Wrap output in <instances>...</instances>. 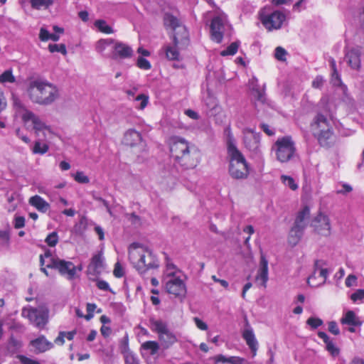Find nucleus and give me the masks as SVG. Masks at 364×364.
I'll return each mask as SVG.
<instances>
[{
    "label": "nucleus",
    "instance_id": "25",
    "mask_svg": "<svg viewBox=\"0 0 364 364\" xmlns=\"http://www.w3.org/2000/svg\"><path fill=\"white\" fill-rule=\"evenodd\" d=\"M341 323L343 325L360 326L363 322L353 311H348L341 318Z\"/></svg>",
    "mask_w": 364,
    "mask_h": 364
},
{
    "label": "nucleus",
    "instance_id": "6",
    "mask_svg": "<svg viewBox=\"0 0 364 364\" xmlns=\"http://www.w3.org/2000/svg\"><path fill=\"white\" fill-rule=\"evenodd\" d=\"M272 149L276 152L277 159L281 163L290 161L296 152L295 144L291 136L279 138Z\"/></svg>",
    "mask_w": 364,
    "mask_h": 364
},
{
    "label": "nucleus",
    "instance_id": "18",
    "mask_svg": "<svg viewBox=\"0 0 364 364\" xmlns=\"http://www.w3.org/2000/svg\"><path fill=\"white\" fill-rule=\"evenodd\" d=\"M250 88L254 95L255 99L262 103H267V97L265 94V85H264L262 89H260L258 85V80L256 77H252L250 81Z\"/></svg>",
    "mask_w": 364,
    "mask_h": 364
},
{
    "label": "nucleus",
    "instance_id": "37",
    "mask_svg": "<svg viewBox=\"0 0 364 364\" xmlns=\"http://www.w3.org/2000/svg\"><path fill=\"white\" fill-rule=\"evenodd\" d=\"M239 46L240 41H235L228 46L225 50L221 51L220 55L222 56L233 55L237 53Z\"/></svg>",
    "mask_w": 364,
    "mask_h": 364
},
{
    "label": "nucleus",
    "instance_id": "64",
    "mask_svg": "<svg viewBox=\"0 0 364 364\" xmlns=\"http://www.w3.org/2000/svg\"><path fill=\"white\" fill-rule=\"evenodd\" d=\"M358 18H359V21L360 23L361 28L364 31V0H363V4L360 9Z\"/></svg>",
    "mask_w": 364,
    "mask_h": 364
},
{
    "label": "nucleus",
    "instance_id": "35",
    "mask_svg": "<svg viewBox=\"0 0 364 364\" xmlns=\"http://www.w3.org/2000/svg\"><path fill=\"white\" fill-rule=\"evenodd\" d=\"M21 347V343L20 341L15 338L13 336H11L9 338L7 350L11 353H16Z\"/></svg>",
    "mask_w": 364,
    "mask_h": 364
},
{
    "label": "nucleus",
    "instance_id": "14",
    "mask_svg": "<svg viewBox=\"0 0 364 364\" xmlns=\"http://www.w3.org/2000/svg\"><path fill=\"white\" fill-rule=\"evenodd\" d=\"M55 269H58L61 275H66L69 280L75 278L76 267L72 262L60 259L57 262H52Z\"/></svg>",
    "mask_w": 364,
    "mask_h": 364
},
{
    "label": "nucleus",
    "instance_id": "48",
    "mask_svg": "<svg viewBox=\"0 0 364 364\" xmlns=\"http://www.w3.org/2000/svg\"><path fill=\"white\" fill-rule=\"evenodd\" d=\"M46 242L50 247H55L58 242V236L56 232L50 233L46 238Z\"/></svg>",
    "mask_w": 364,
    "mask_h": 364
},
{
    "label": "nucleus",
    "instance_id": "62",
    "mask_svg": "<svg viewBox=\"0 0 364 364\" xmlns=\"http://www.w3.org/2000/svg\"><path fill=\"white\" fill-rule=\"evenodd\" d=\"M194 321L196 325V326L200 329V330H207L208 329V325L203 322L202 320L198 318V317L194 318Z\"/></svg>",
    "mask_w": 364,
    "mask_h": 364
},
{
    "label": "nucleus",
    "instance_id": "28",
    "mask_svg": "<svg viewBox=\"0 0 364 364\" xmlns=\"http://www.w3.org/2000/svg\"><path fill=\"white\" fill-rule=\"evenodd\" d=\"M159 345L156 341H148L143 343L141 346V355L145 354L154 355L158 353Z\"/></svg>",
    "mask_w": 364,
    "mask_h": 364
},
{
    "label": "nucleus",
    "instance_id": "53",
    "mask_svg": "<svg viewBox=\"0 0 364 364\" xmlns=\"http://www.w3.org/2000/svg\"><path fill=\"white\" fill-rule=\"evenodd\" d=\"M136 101H140V105L138 107L139 109H143L146 107L149 102V97L146 95L141 94L136 97Z\"/></svg>",
    "mask_w": 364,
    "mask_h": 364
},
{
    "label": "nucleus",
    "instance_id": "22",
    "mask_svg": "<svg viewBox=\"0 0 364 364\" xmlns=\"http://www.w3.org/2000/svg\"><path fill=\"white\" fill-rule=\"evenodd\" d=\"M360 52L358 48H352L346 54V59L351 68L359 70L360 68Z\"/></svg>",
    "mask_w": 364,
    "mask_h": 364
},
{
    "label": "nucleus",
    "instance_id": "49",
    "mask_svg": "<svg viewBox=\"0 0 364 364\" xmlns=\"http://www.w3.org/2000/svg\"><path fill=\"white\" fill-rule=\"evenodd\" d=\"M138 68L142 70H149L151 68L150 62L143 57H139L136 61Z\"/></svg>",
    "mask_w": 364,
    "mask_h": 364
},
{
    "label": "nucleus",
    "instance_id": "24",
    "mask_svg": "<svg viewBox=\"0 0 364 364\" xmlns=\"http://www.w3.org/2000/svg\"><path fill=\"white\" fill-rule=\"evenodd\" d=\"M242 337L255 355L258 348V343L255 338L252 329L251 328H245L242 333Z\"/></svg>",
    "mask_w": 364,
    "mask_h": 364
},
{
    "label": "nucleus",
    "instance_id": "31",
    "mask_svg": "<svg viewBox=\"0 0 364 364\" xmlns=\"http://www.w3.org/2000/svg\"><path fill=\"white\" fill-rule=\"evenodd\" d=\"M53 0H29L32 9L36 10L46 9L53 4Z\"/></svg>",
    "mask_w": 364,
    "mask_h": 364
},
{
    "label": "nucleus",
    "instance_id": "51",
    "mask_svg": "<svg viewBox=\"0 0 364 364\" xmlns=\"http://www.w3.org/2000/svg\"><path fill=\"white\" fill-rule=\"evenodd\" d=\"M22 119L24 122L29 121L33 122L34 119L37 117L33 112L27 109L26 108L23 110Z\"/></svg>",
    "mask_w": 364,
    "mask_h": 364
},
{
    "label": "nucleus",
    "instance_id": "17",
    "mask_svg": "<svg viewBox=\"0 0 364 364\" xmlns=\"http://www.w3.org/2000/svg\"><path fill=\"white\" fill-rule=\"evenodd\" d=\"M114 45L113 46V53L112 58L114 59L117 58H131L133 55L132 48L128 45L123 43L122 42H114Z\"/></svg>",
    "mask_w": 364,
    "mask_h": 364
},
{
    "label": "nucleus",
    "instance_id": "7",
    "mask_svg": "<svg viewBox=\"0 0 364 364\" xmlns=\"http://www.w3.org/2000/svg\"><path fill=\"white\" fill-rule=\"evenodd\" d=\"M149 321L152 331L157 333L161 345L164 348H168L177 341L176 336L169 330L165 322L154 318H151Z\"/></svg>",
    "mask_w": 364,
    "mask_h": 364
},
{
    "label": "nucleus",
    "instance_id": "45",
    "mask_svg": "<svg viewBox=\"0 0 364 364\" xmlns=\"http://www.w3.org/2000/svg\"><path fill=\"white\" fill-rule=\"evenodd\" d=\"M48 50L50 53L59 52L63 55H66L67 50L65 44H50Z\"/></svg>",
    "mask_w": 364,
    "mask_h": 364
},
{
    "label": "nucleus",
    "instance_id": "41",
    "mask_svg": "<svg viewBox=\"0 0 364 364\" xmlns=\"http://www.w3.org/2000/svg\"><path fill=\"white\" fill-rule=\"evenodd\" d=\"M331 83L333 86L341 87L343 90H347V87L342 82L341 75L338 72H332L331 73Z\"/></svg>",
    "mask_w": 364,
    "mask_h": 364
},
{
    "label": "nucleus",
    "instance_id": "5",
    "mask_svg": "<svg viewBox=\"0 0 364 364\" xmlns=\"http://www.w3.org/2000/svg\"><path fill=\"white\" fill-rule=\"evenodd\" d=\"M311 127L314 136L321 146L329 148L333 145L335 136L331 119L323 114L318 113L314 118Z\"/></svg>",
    "mask_w": 364,
    "mask_h": 364
},
{
    "label": "nucleus",
    "instance_id": "30",
    "mask_svg": "<svg viewBox=\"0 0 364 364\" xmlns=\"http://www.w3.org/2000/svg\"><path fill=\"white\" fill-rule=\"evenodd\" d=\"M304 234V231L297 228L292 227L289 231L288 242L291 246L296 245L300 241Z\"/></svg>",
    "mask_w": 364,
    "mask_h": 364
},
{
    "label": "nucleus",
    "instance_id": "38",
    "mask_svg": "<svg viewBox=\"0 0 364 364\" xmlns=\"http://www.w3.org/2000/svg\"><path fill=\"white\" fill-rule=\"evenodd\" d=\"M281 181L286 186H288L292 191H296L298 188L297 183L291 176L282 175L281 176Z\"/></svg>",
    "mask_w": 364,
    "mask_h": 364
},
{
    "label": "nucleus",
    "instance_id": "43",
    "mask_svg": "<svg viewBox=\"0 0 364 364\" xmlns=\"http://www.w3.org/2000/svg\"><path fill=\"white\" fill-rule=\"evenodd\" d=\"M48 150V146L46 144H41L40 141H37L35 142V144L33 148V154H43L46 153Z\"/></svg>",
    "mask_w": 364,
    "mask_h": 364
},
{
    "label": "nucleus",
    "instance_id": "20",
    "mask_svg": "<svg viewBox=\"0 0 364 364\" xmlns=\"http://www.w3.org/2000/svg\"><path fill=\"white\" fill-rule=\"evenodd\" d=\"M30 345L34 348L36 353L46 352L53 347V343L47 341L44 336L31 341Z\"/></svg>",
    "mask_w": 364,
    "mask_h": 364
},
{
    "label": "nucleus",
    "instance_id": "58",
    "mask_svg": "<svg viewBox=\"0 0 364 364\" xmlns=\"http://www.w3.org/2000/svg\"><path fill=\"white\" fill-rule=\"evenodd\" d=\"M25 226V218L23 216H16L14 218V228L20 229Z\"/></svg>",
    "mask_w": 364,
    "mask_h": 364
},
{
    "label": "nucleus",
    "instance_id": "40",
    "mask_svg": "<svg viewBox=\"0 0 364 364\" xmlns=\"http://www.w3.org/2000/svg\"><path fill=\"white\" fill-rule=\"evenodd\" d=\"M310 210L307 206L304 207L298 213L295 220L300 222H306V220L309 218Z\"/></svg>",
    "mask_w": 364,
    "mask_h": 364
},
{
    "label": "nucleus",
    "instance_id": "54",
    "mask_svg": "<svg viewBox=\"0 0 364 364\" xmlns=\"http://www.w3.org/2000/svg\"><path fill=\"white\" fill-rule=\"evenodd\" d=\"M95 280L97 281L96 285L99 289L113 292L112 289L109 287V284L106 281L96 279Z\"/></svg>",
    "mask_w": 364,
    "mask_h": 364
},
{
    "label": "nucleus",
    "instance_id": "23",
    "mask_svg": "<svg viewBox=\"0 0 364 364\" xmlns=\"http://www.w3.org/2000/svg\"><path fill=\"white\" fill-rule=\"evenodd\" d=\"M318 336L323 340L326 344V350L333 356L336 357L339 355L340 349L336 346L330 337L323 331L318 332Z\"/></svg>",
    "mask_w": 364,
    "mask_h": 364
},
{
    "label": "nucleus",
    "instance_id": "32",
    "mask_svg": "<svg viewBox=\"0 0 364 364\" xmlns=\"http://www.w3.org/2000/svg\"><path fill=\"white\" fill-rule=\"evenodd\" d=\"M95 26L98 28L100 32L110 34L114 33L112 28L109 26L105 20L99 19L95 21Z\"/></svg>",
    "mask_w": 364,
    "mask_h": 364
},
{
    "label": "nucleus",
    "instance_id": "4",
    "mask_svg": "<svg viewBox=\"0 0 364 364\" xmlns=\"http://www.w3.org/2000/svg\"><path fill=\"white\" fill-rule=\"evenodd\" d=\"M228 155L230 158L229 173L235 179H245L249 175V167L242 152L237 148L231 134L227 139Z\"/></svg>",
    "mask_w": 364,
    "mask_h": 364
},
{
    "label": "nucleus",
    "instance_id": "52",
    "mask_svg": "<svg viewBox=\"0 0 364 364\" xmlns=\"http://www.w3.org/2000/svg\"><path fill=\"white\" fill-rule=\"evenodd\" d=\"M33 124V128L36 131H42L46 129V124L37 116L33 122H32Z\"/></svg>",
    "mask_w": 364,
    "mask_h": 364
},
{
    "label": "nucleus",
    "instance_id": "60",
    "mask_svg": "<svg viewBox=\"0 0 364 364\" xmlns=\"http://www.w3.org/2000/svg\"><path fill=\"white\" fill-rule=\"evenodd\" d=\"M357 277L354 274H350L345 281V284L348 287H350L356 284Z\"/></svg>",
    "mask_w": 364,
    "mask_h": 364
},
{
    "label": "nucleus",
    "instance_id": "10",
    "mask_svg": "<svg viewBox=\"0 0 364 364\" xmlns=\"http://www.w3.org/2000/svg\"><path fill=\"white\" fill-rule=\"evenodd\" d=\"M285 19L286 16L279 11H275L270 14H260V21L268 30L280 28Z\"/></svg>",
    "mask_w": 364,
    "mask_h": 364
},
{
    "label": "nucleus",
    "instance_id": "16",
    "mask_svg": "<svg viewBox=\"0 0 364 364\" xmlns=\"http://www.w3.org/2000/svg\"><path fill=\"white\" fill-rule=\"evenodd\" d=\"M173 43L180 48H186L189 43V33L186 26H179L173 31Z\"/></svg>",
    "mask_w": 364,
    "mask_h": 364
},
{
    "label": "nucleus",
    "instance_id": "33",
    "mask_svg": "<svg viewBox=\"0 0 364 364\" xmlns=\"http://www.w3.org/2000/svg\"><path fill=\"white\" fill-rule=\"evenodd\" d=\"M114 43V40L112 38L100 39L97 42L95 49L98 53L102 54L106 48L111 46Z\"/></svg>",
    "mask_w": 364,
    "mask_h": 364
},
{
    "label": "nucleus",
    "instance_id": "15",
    "mask_svg": "<svg viewBox=\"0 0 364 364\" xmlns=\"http://www.w3.org/2000/svg\"><path fill=\"white\" fill-rule=\"evenodd\" d=\"M210 28L211 39L218 43H221L223 38L225 29L223 19L220 16L214 17L212 19Z\"/></svg>",
    "mask_w": 364,
    "mask_h": 364
},
{
    "label": "nucleus",
    "instance_id": "34",
    "mask_svg": "<svg viewBox=\"0 0 364 364\" xmlns=\"http://www.w3.org/2000/svg\"><path fill=\"white\" fill-rule=\"evenodd\" d=\"M165 23L170 26L173 31L178 28L179 26H183L181 24L180 21L173 15L167 14L165 17Z\"/></svg>",
    "mask_w": 364,
    "mask_h": 364
},
{
    "label": "nucleus",
    "instance_id": "39",
    "mask_svg": "<svg viewBox=\"0 0 364 364\" xmlns=\"http://www.w3.org/2000/svg\"><path fill=\"white\" fill-rule=\"evenodd\" d=\"M16 80L15 77L13 75L11 70H5L1 75H0V82H14Z\"/></svg>",
    "mask_w": 364,
    "mask_h": 364
},
{
    "label": "nucleus",
    "instance_id": "36",
    "mask_svg": "<svg viewBox=\"0 0 364 364\" xmlns=\"http://www.w3.org/2000/svg\"><path fill=\"white\" fill-rule=\"evenodd\" d=\"M87 225L88 219L85 216H81L79 222L74 226L75 232L78 234L82 233L87 229Z\"/></svg>",
    "mask_w": 364,
    "mask_h": 364
},
{
    "label": "nucleus",
    "instance_id": "12",
    "mask_svg": "<svg viewBox=\"0 0 364 364\" xmlns=\"http://www.w3.org/2000/svg\"><path fill=\"white\" fill-rule=\"evenodd\" d=\"M311 225L314 228L315 232L323 236H328L331 233V224L328 217L319 213L312 220Z\"/></svg>",
    "mask_w": 364,
    "mask_h": 364
},
{
    "label": "nucleus",
    "instance_id": "44",
    "mask_svg": "<svg viewBox=\"0 0 364 364\" xmlns=\"http://www.w3.org/2000/svg\"><path fill=\"white\" fill-rule=\"evenodd\" d=\"M72 176L79 183L86 184L90 182V178L82 171H77L76 173L72 174Z\"/></svg>",
    "mask_w": 364,
    "mask_h": 364
},
{
    "label": "nucleus",
    "instance_id": "21",
    "mask_svg": "<svg viewBox=\"0 0 364 364\" xmlns=\"http://www.w3.org/2000/svg\"><path fill=\"white\" fill-rule=\"evenodd\" d=\"M141 139V135L139 132L131 129L125 132L122 142L126 146H134L140 143Z\"/></svg>",
    "mask_w": 364,
    "mask_h": 364
},
{
    "label": "nucleus",
    "instance_id": "50",
    "mask_svg": "<svg viewBox=\"0 0 364 364\" xmlns=\"http://www.w3.org/2000/svg\"><path fill=\"white\" fill-rule=\"evenodd\" d=\"M306 323L309 325L312 329H316L323 325V321L319 318L310 317L307 319Z\"/></svg>",
    "mask_w": 364,
    "mask_h": 364
},
{
    "label": "nucleus",
    "instance_id": "1",
    "mask_svg": "<svg viewBox=\"0 0 364 364\" xmlns=\"http://www.w3.org/2000/svg\"><path fill=\"white\" fill-rule=\"evenodd\" d=\"M170 151L175 161L184 169L193 168L199 162L198 149L183 138L173 137Z\"/></svg>",
    "mask_w": 364,
    "mask_h": 364
},
{
    "label": "nucleus",
    "instance_id": "61",
    "mask_svg": "<svg viewBox=\"0 0 364 364\" xmlns=\"http://www.w3.org/2000/svg\"><path fill=\"white\" fill-rule=\"evenodd\" d=\"M324 80L323 77L318 75L312 82V87L314 88H321L323 85Z\"/></svg>",
    "mask_w": 364,
    "mask_h": 364
},
{
    "label": "nucleus",
    "instance_id": "8",
    "mask_svg": "<svg viewBox=\"0 0 364 364\" xmlns=\"http://www.w3.org/2000/svg\"><path fill=\"white\" fill-rule=\"evenodd\" d=\"M21 315L29 319L30 322L38 329H43L48 321L47 311L37 308H23Z\"/></svg>",
    "mask_w": 364,
    "mask_h": 364
},
{
    "label": "nucleus",
    "instance_id": "27",
    "mask_svg": "<svg viewBox=\"0 0 364 364\" xmlns=\"http://www.w3.org/2000/svg\"><path fill=\"white\" fill-rule=\"evenodd\" d=\"M184 49L185 48H178V46H176L173 43L164 46L166 57L169 60H179L180 50Z\"/></svg>",
    "mask_w": 364,
    "mask_h": 364
},
{
    "label": "nucleus",
    "instance_id": "56",
    "mask_svg": "<svg viewBox=\"0 0 364 364\" xmlns=\"http://www.w3.org/2000/svg\"><path fill=\"white\" fill-rule=\"evenodd\" d=\"M328 330L330 333L335 336H338L340 334V329L338 328V326L337 323L334 321H330L328 323Z\"/></svg>",
    "mask_w": 364,
    "mask_h": 364
},
{
    "label": "nucleus",
    "instance_id": "47",
    "mask_svg": "<svg viewBox=\"0 0 364 364\" xmlns=\"http://www.w3.org/2000/svg\"><path fill=\"white\" fill-rule=\"evenodd\" d=\"M287 55V52L286 50L280 46H278L275 48L274 57L277 60L284 62L286 61V55Z\"/></svg>",
    "mask_w": 364,
    "mask_h": 364
},
{
    "label": "nucleus",
    "instance_id": "46",
    "mask_svg": "<svg viewBox=\"0 0 364 364\" xmlns=\"http://www.w3.org/2000/svg\"><path fill=\"white\" fill-rule=\"evenodd\" d=\"M205 105L209 110L212 111L218 107V102L214 97L208 95L205 99Z\"/></svg>",
    "mask_w": 364,
    "mask_h": 364
},
{
    "label": "nucleus",
    "instance_id": "26",
    "mask_svg": "<svg viewBox=\"0 0 364 364\" xmlns=\"http://www.w3.org/2000/svg\"><path fill=\"white\" fill-rule=\"evenodd\" d=\"M29 204L41 213H46L50 208V204L38 195L30 198Z\"/></svg>",
    "mask_w": 364,
    "mask_h": 364
},
{
    "label": "nucleus",
    "instance_id": "29",
    "mask_svg": "<svg viewBox=\"0 0 364 364\" xmlns=\"http://www.w3.org/2000/svg\"><path fill=\"white\" fill-rule=\"evenodd\" d=\"M122 353L124 355L125 364H140L138 357L129 350L127 343L124 345Z\"/></svg>",
    "mask_w": 364,
    "mask_h": 364
},
{
    "label": "nucleus",
    "instance_id": "59",
    "mask_svg": "<svg viewBox=\"0 0 364 364\" xmlns=\"http://www.w3.org/2000/svg\"><path fill=\"white\" fill-rule=\"evenodd\" d=\"M50 33L45 28H41L39 33V38L42 41H47L50 40Z\"/></svg>",
    "mask_w": 364,
    "mask_h": 364
},
{
    "label": "nucleus",
    "instance_id": "2",
    "mask_svg": "<svg viewBox=\"0 0 364 364\" xmlns=\"http://www.w3.org/2000/svg\"><path fill=\"white\" fill-rule=\"evenodd\" d=\"M29 99L36 104L48 106L60 97L56 85L47 80L36 79L31 81L27 89Z\"/></svg>",
    "mask_w": 364,
    "mask_h": 364
},
{
    "label": "nucleus",
    "instance_id": "63",
    "mask_svg": "<svg viewBox=\"0 0 364 364\" xmlns=\"http://www.w3.org/2000/svg\"><path fill=\"white\" fill-rule=\"evenodd\" d=\"M19 360L22 364H40L38 361L28 358L24 355H20Z\"/></svg>",
    "mask_w": 364,
    "mask_h": 364
},
{
    "label": "nucleus",
    "instance_id": "42",
    "mask_svg": "<svg viewBox=\"0 0 364 364\" xmlns=\"http://www.w3.org/2000/svg\"><path fill=\"white\" fill-rule=\"evenodd\" d=\"M326 265V262L323 260L321 259H316L314 262V273L309 277L308 278V283L310 284V281L315 279L317 274V272L321 269V268H323V267Z\"/></svg>",
    "mask_w": 364,
    "mask_h": 364
},
{
    "label": "nucleus",
    "instance_id": "19",
    "mask_svg": "<svg viewBox=\"0 0 364 364\" xmlns=\"http://www.w3.org/2000/svg\"><path fill=\"white\" fill-rule=\"evenodd\" d=\"M257 281H261V284L266 287L268 281V261L265 256L262 255L259 262V268L256 276Z\"/></svg>",
    "mask_w": 364,
    "mask_h": 364
},
{
    "label": "nucleus",
    "instance_id": "9",
    "mask_svg": "<svg viewBox=\"0 0 364 364\" xmlns=\"http://www.w3.org/2000/svg\"><path fill=\"white\" fill-rule=\"evenodd\" d=\"M245 146L252 153V155L262 159V154L259 149L260 136L250 128H245L242 131Z\"/></svg>",
    "mask_w": 364,
    "mask_h": 364
},
{
    "label": "nucleus",
    "instance_id": "13",
    "mask_svg": "<svg viewBox=\"0 0 364 364\" xmlns=\"http://www.w3.org/2000/svg\"><path fill=\"white\" fill-rule=\"evenodd\" d=\"M166 289L168 294L176 296H185L186 294V284L179 277L170 278L166 283Z\"/></svg>",
    "mask_w": 364,
    "mask_h": 364
},
{
    "label": "nucleus",
    "instance_id": "11",
    "mask_svg": "<svg viewBox=\"0 0 364 364\" xmlns=\"http://www.w3.org/2000/svg\"><path fill=\"white\" fill-rule=\"evenodd\" d=\"M105 268V259L102 252L94 255L87 266V274L90 279L95 280Z\"/></svg>",
    "mask_w": 364,
    "mask_h": 364
},
{
    "label": "nucleus",
    "instance_id": "55",
    "mask_svg": "<svg viewBox=\"0 0 364 364\" xmlns=\"http://www.w3.org/2000/svg\"><path fill=\"white\" fill-rule=\"evenodd\" d=\"M350 299L356 302L358 301H363L364 299V289H358L351 294Z\"/></svg>",
    "mask_w": 364,
    "mask_h": 364
},
{
    "label": "nucleus",
    "instance_id": "3",
    "mask_svg": "<svg viewBox=\"0 0 364 364\" xmlns=\"http://www.w3.org/2000/svg\"><path fill=\"white\" fill-rule=\"evenodd\" d=\"M129 259L139 274L149 269H157L159 261L152 252L139 243H132L129 249Z\"/></svg>",
    "mask_w": 364,
    "mask_h": 364
},
{
    "label": "nucleus",
    "instance_id": "57",
    "mask_svg": "<svg viewBox=\"0 0 364 364\" xmlns=\"http://www.w3.org/2000/svg\"><path fill=\"white\" fill-rule=\"evenodd\" d=\"M114 275L117 278H121L124 275V271L119 262H117L114 265L113 271Z\"/></svg>",
    "mask_w": 364,
    "mask_h": 364
}]
</instances>
